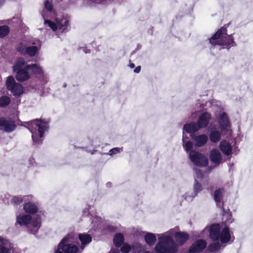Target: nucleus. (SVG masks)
<instances>
[{
    "instance_id": "f8f14e48",
    "label": "nucleus",
    "mask_w": 253,
    "mask_h": 253,
    "mask_svg": "<svg viewBox=\"0 0 253 253\" xmlns=\"http://www.w3.org/2000/svg\"><path fill=\"white\" fill-rule=\"evenodd\" d=\"M218 122L221 130L228 129L230 127V124L227 114L220 109L218 118Z\"/></svg>"
},
{
    "instance_id": "a878e982",
    "label": "nucleus",
    "mask_w": 253,
    "mask_h": 253,
    "mask_svg": "<svg viewBox=\"0 0 253 253\" xmlns=\"http://www.w3.org/2000/svg\"><path fill=\"white\" fill-rule=\"evenodd\" d=\"M209 137L212 142H217L221 138V133L216 129H212L210 131Z\"/></svg>"
},
{
    "instance_id": "bb28decb",
    "label": "nucleus",
    "mask_w": 253,
    "mask_h": 253,
    "mask_svg": "<svg viewBox=\"0 0 253 253\" xmlns=\"http://www.w3.org/2000/svg\"><path fill=\"white\" fill-rule=\"evenodd\" d=\"M26 69H31L35 74L42 75L43 74L42 68L38 64H33L25 66Z\"/></svg>"
},
{
    "instance_id": "f3484780",
    "label": "nucleus",
    "mask_w": 253,
    "mask_h": 253,
    "mask_svg": "<svg viewBox=\"0 0 253 253\" xmlns=\"http://www.w3.org/2000/svg\"><path fill=\"white\" fill-rule=\"evenodd\" d=\"M191 138L193 140L195 145L197 147H201L204 145L207 142L208 138L206 134H201L196 136L192 134Z\"/></svg>"
},
{
    "instance_id": "4be33fe9",
    "label": "nucleus",
    "mask_w": 253,
    "mask_h": 253,
    "mask_svg": "<svg viewBox=\"0 0 253 253\" xmlns=\"http://www.w3.org/2000/svg\"><path fill=\"white\" fill-rule=\"evenodd\" d=\"M223 193V189L220 188L216 190L214 192V200L217 206L219 207H221L223 206L222 197Z\"/></svg>"
},
{
    "instance_id": "79ce46f5",
    "label": "nucleus",
    "mask_w": 253,
    "mask_h": 253,
    "mask_svg": "<svg viewBox=\"0 0 253 253\" xmlns=\"http://www.w3.org/2000/svg\"><path fill=\"white\" fill-rule=\"evenodd\" d=\"M25 197H26V196H24V198H25ZM26 197H28V200H32V199H33V196H26Z\"/></svg>"
},
{
    "instance_id": "37998d69",
    "label": "nucleus",
    "mask_w": 253,
    "mask_h": 253,
    "mask_svg": "<svg viewBox=\"0 0 253 253\" xmlns=\"http://www.w3.org/2000/svg\"><path fill=\"white\" fill-rule=\"evenodd\" d=\"M4 0H0V5L3 2Z\"/></svg>"
},
{
    "instance_id": "412c9836",
    "label": "nucleus",
    "mask_w": 253,
    "mask_h": 253,
    "mask_svg": "<svg viewBox=\"0 0 253 253\" xmlns=\"http://www.w3.org/2000/svg\"><path fill=\"white\" fill-rule=\"evenodd\" d=\"M44 7L45 10L42 11V14L43 18L45 19L46 17H48V15H47L45 12V10L47 11V13H49V14L50 15L49 16H52L53 14V6L51 2L49 0H44Z\"/></svg>"
},
{
    "instance_id": "58836bf2",
    "label": "nucleus",
    "mask_w": 253,
    "mask_h": 253,
    "mask_svg": "<svg viewBox=\"0 0 253 253\" xmlns=\"http://www.w3.org/2000/svg\"><path fill=\"white\" fill-rule=\"evenodd\" d=\"M226 218L225 222L226 223H231L233 219L232 218V215L230 213H227L223 215V219Z\"/></svg>"
},
{
    "instance_id": "c9c22d12",
    "label": "nucleus",
    "mask_w": 253,
    "mask_h": 253,
    "mask_svg": "<svg viewBox=\"0 0 253 253\" xmlns=\"http://www.w3.org/2000/svg\"><path fill=\"white\" fill-rule=\"evenodd\" d=\"M122 151V148H119V147H115L114 148H113L111 149L108 153H107L108 155L110 156H113L114 155H116L118 153H119Z\"/></svg>"
},
{
    "instance_id": "c85d7f7f",
    "label": "nucleus",
    "mask_w": 253,
    "mask_h": 253,
    "mask_svg": "<svg viewBox=\"0 0 253 253\" xmlns=\"http://www.w3.org/2000/svg\"><path fill=\"white\" fill-rule=\"evenodd\" d=\"M80 240L82 242V248L83 249L84 245L89 243L91 241V237L85 234H80L79 235Z\"/></svg>"
},
{
    "instance_id": "20e7f679",
    "label": "nucleus",
    "mask_w": 253,
    "mask_h": 253,
    "mask_svg": "<svg viewBox=\"0 0 253 253\" xmlns=\"http://www.w3.org/2000/svg\"><path fill=\"white\" fill-rule=\"evenodd\" d=\"M28 128L32 133L33 141L39 143L42 141V138L48 128V125L45 121L35 120L28 123Z\"/></svg>"
},
{
    "instance_id": "dca6fc26",
    "label": "nucleus",
    "mask_w": 253,
    "mask_h": 253,
    "mask_svg": "<svg viewBox=\"0 0 253 253\" xmlns=\"http://www.w3.org/2000/svg\"><path fill=\"white\" fill-rule=\"evenodd\" d=\"M39 48L36 46H31L26 47L25 45L22 44L18 47V50L22 54H26L30 56H34Z\"/></svg>"
},
{
    "instance_id": "9d476101",
    "label": "nucleus",
    "mask_w": 253,
    "mask_h": 253,
    "mask_svg": "<svg viewBox=\"0 0 253 253\" xmlns=\"http://www.w3.org/2000/svg\"><path fill=\"white\" fill-rule=\"evenodd\" d=\"M6 86L14 95H20L23 92L22 86L20 84L16 83L12 76L7 78Z\"/></svg>"
},
{
    "instance_id": "9b49d317",
    "label": "nucleus",
    "mask_w": 253,
    "mask_h": 253,
    "mask_svg": "<svg viewBox=\"0 0 253 253\" xmlns=\"http://www.w3.org/2000/svg\"><path fill=\"white\" fill-rule=\"evenodd\" d=\"M0 253H18L13 244L0 237Z\"/></svg>"
},
{
    "instance_id": "f03ea898",
    "label": "nucleus",
    "mask_w": 253,
    "mask_h": 253,
    "mask_svg": "<svg viewBox=\"0 0 253 253\" xmlns=\"http://www.w3.org/2000/svg\"><path fill=\"white\" fill-rule=\"evenodd\" d=\"M158 242L155 247L156 253H176L177 244L169 231L158 234Z\"/></svg>"
},
{
    "instance_id": "c03bdc74",
    "label": "nucleus",
    "mask_w": 253,
    "mask_h": 253,
    "mask_svg": "<svg viewBox=\"0 0 253 253\" xmlns=\"http://www.w3.org/2000/svg\"><path fill=\"white\" fill-rule=\"evenodd\" d=\"M109 253H118L116 251H111Z\"/></svg>"
},
{
    "instance_id": "a19ab883",
    "label": "nucleus",
    "mask_w": 253,
    "mask_h": 253,
    "mask_svg": "<svg viewBox=\"0 0 253 253\" xmlns=\"http://www.w3.org/2000/svg\"><path fill=\"white\" fill-rule=\"evenodd\" d=\"M129 66L130 67V68H133L135 67L134 64L133 63H130Z\"/></svg>"
},
{
    "instance_id": "cd10ccee",
    "label": "nucleus",
    "mask_w": 253,
    "mask_h": 253,
    "mask_svg": "<svg viewBox=\"0 0 253 253\" xmlns=\"http://www.w3.org/2000/svg\"><path fill=\"white\" fill-rule=\"evenodd\" d=\"M144 239L148 245L152 246L156 241V236L154 234L147 232L144 236Z\"/></svg>"
},
{
    "instance_id": "a211bd4d",
    "label": "nucleus",
    "mask_w": 253,
    "mask_h": 253,
    "mask_svg": "<svg viewBox=\"0 0 253 253\" xmlns=\"http://www.w3.org/2000/svg\"><path fill=\"white\" fill-rule=\"evenodd\" d=\"M211 115L209 113L205 112L203 113L199 118L197 125L200 128L206 127L209 123Z\"/></svg>"
},
{
    "instance_id": "ddd939ff",
    "label": "nucleus",
    "mask_w": 253,
    "mask_h": 253,
    "mask_svg": "<svg viewBox=\"0 0 253 253\" xmlns=\"http://www.w3.org/2000/svg\"><path fill=\"white\" fill-rule=\"evenodd\" d=\"M207 246V243L203 240H199L193 243L189 248L190 253H198L202 251Z\"/></svg>"
},
{
    "instance_id": "473e14b6",
    "label": "nucleus",
    "mask_w": 253,
    "mask_h": 253,
    "mask_svg": "<svg viewBox=\"0 0 253 253\" xmlns=\"http://www.w3.org/2000/svg\"><path fill=\"white\" fill-rule=\"evenodd\" d=\"M9 32V29L6 26H0V38L6 36Z\"/></svg>"
},
{
    "instance_id": "f257e3e1",
    "label": "nucleus",
    "mask_w": 253,
    "mask_h": 253,
    "mask_svg": "<svg viewBox=\"0 0 253 253\" xmlns=\"http://www.w3.org/2000/svg\"><path fill=\"white\" fill-rule=\"evenodd\" d=\"M209 232V237L213 241H216L211 244L209 250L215 252L221 248V244L228 243L231 239V235L228 227L221 228L218 224H213L209 227H206L203 232Z\"/></svg>"
},
{
    "instance_id": "b1692460",
    "label": "nucleus",
    "mask_w": 253,
    "mask_h": 253,
    "mask_svg": "<svg viewBox=\"0 0 253 253\" xmlns=\"http://www.w3.org/2000/svg\"><path fill=\"white\" fill-rule=\"evenodd\" d=\"M202 187L201 184L198 183L197 181H195L194 185V193L192 194V195H189L188 193H186L185 195V199L187 201H191L192 199L195 197L198 193L202 191Z\"/></svg>"
},
{
    "instance_id": "7ed1b4c3",
    "label": "nucleus",
    "mask_w": 253,
    "mask_h": 253,
    "mask_svg": "<svg viewBox=\"0 0 253 253\" xmlns=\"http://www.w3.org/2000/svg\"><path fill=\"white\" fill-rule=\"evenodd\" d=\"M16 224L21 226H29L31 232L35 234L40 227L41 218L38 215L33 218L30 215L22 212H17L16 214Z\"/></svg>"
},
{
    "instance_id": "39448f33",
    "label": "nucleus",
    "mask_w": 253,
    "mask_h": 253,
    "mask_svg": "<svg viewBox=\"0 0 253 253\" xmlns=\"http://www.w3.org/2000/svg\"><path fill=\"white\" fill-rule=\"evenodd\" d=\"M210 42L213 46H221L223 48H230L235 44L232 37L227 35L224 28L218 30L210 39Z\"/></svg>"
},
{
    "instance_id": "6e6552de",
    "label": "nucleus",
    "mask_w": 253,
    "mask_h": 253,
    "mask_svg": "<svg viewBox=\"0 0 253 253\" xmlns=\"http://www.w3.org/2000/svg\"><path fill=\"white\" fill-rule=\"evenodd\" d=\"M189 157L192 163L196 166L204 167L208 164V158L196 150H191Z\"/></svg>"
},
{
    "instance_id": "4c0bfd02",
    "label": "nucleus",
    "mask_w": 253,
    "mask_h": 253,
    "mask_svg": "<svg viewBox=\"0 0 253 253\" xmlns=\"http://www.w3.org/2000/svg\"><path fill=\"white\" fill-rule=\"evenodd\" d=\"M130 246L127 244H124L121 248V251L123 253H127L130 251Z\"/></svg>"
},
{
    "instance_id": "e433bc0d",
    "label": "nucleus",
    "mask_w": 253,
    "mask_h": 253,
    "mask_svg": "<svg viewBox=\"0 0 253 253\" xmlns=\"http://www.w3.org/2000/svg\"><path fill=\"white\" fill-rule=\"evenodd\" d=\"M193 143L190 141H188L185 143L183 144V147L185 150L187 152V153H188L189 154L191 151L190 150L193 148Z\"/></svg>"
},
{
    "instance_id": "6ab92c4d",
    "label": "nucleus",
    "mask_w": 253,
    "mask_h": 253,
    "mask_svg": "<svg viewBox=\"0 0 253 253\" xmlns=\"http://www.w3.org/2000/svg\"><path fill=\"white\" fill-rule=\"evenodd\" d=\"M23 210L27 213L34 214L38 211V208L35 204L28 202L23 205Z\"/></svg>"
},
{
    "instance_id": "ea45409f",
    "label": "nucleus",
    "mask_w": 253,
    "mask_h": 253,
    "mask_svg": "<svg viewBox=\"0 0 253 253\" xmlns=\"http://www.w3.org/2000/svg\"><path fill=\"white\" fill-rule=\"evenodd\" d=\"M140 69H141L140 66H137L134 70V72L136 73H139L140 71Z\"/></svg>"
},
{
    "instance_id": "1a4fd4ad",
    "label": "nucleus",
    "mask_w": 253,
    "mask_h": 253,
    "mask_svg": "<svg viewBox=\"0 0 253 253\" xmlns=\"http://www.w3.org/2000/svg\"><path fill=\"white\" fill-rule=\"evenodd\" d=\"M172 238H175L177 246L183 245L189 239V235L185 232H180L179 228H174L169 230Z\"/></svg>"
},
{
    "instance_id": "2eb2a0df",
    "label": "nucleus",
    "mask_w": 253,
    "mask_h": 253,
    "mask_svg": "<svg viewBox=\"0 0 253 253\" xmlns=\"http://www.w3.org/2000/svg\"><path fill=\"white\" fill-rule=\"evenodd\" d=\"M200 127L198 125L195 123H192L190 124H185L183 126V138L182 141L184 143L185 141V132H187L190 134L191 136L192 134H195L194 133L200 129Z\"/></svg>"
},
{
    "instance_id": "f704fd0d",
    "label": "nucleus",
    "mask_w": 253,
    "mask_h": 253,
    "mask_svg": "<svg viewBox=\"0 0 253 253\" xmlns=\"http://www.w3.org/2000/svg\"><path fill=\"white\" fill-rule=\"evenodd\" d=\"M144 247L140 245H137V247H134L133 250L138 253H152L149 251H145L144 250Z\"/></svg>"
},
{
    "instance_id": "c756f323",
    "label": "nucleus",
    "mask_w": 253,
    "mask_h": 253,
    "mask_svg": "<svg viewBox=\"0 0 253 253\" xmlns=\"http://www.w3.org/2000/svg\"><path fill=\"white\" fill-rule=\"evenodd\" d=\"M124 236L121 233L116 234L114 237V243L116 247H120L124 242Z\"/></svg>"
},
{
    "instance_id": "0eeeda50",
    "label": "nucleus",
    "mask_w": 253,
    "mask_h": 253,
    "mask_svg": "<svg viewBox=\"0 0 253 253\" xmlns=\"http://www.w3.org/2000/svg\"><path fill=\"white\" fill-rule=\"evenodd\" d=\"M44 25L45 27H50L53 31H59L60 32H63L69 27V19L67 17L58 18L56 19V23L44 20Z\"/></svg>"
},
{
    "instance_id": "5701e85b",
    "label": "nucleus",
    "mask_w": 253,
    "mask_h": 253,
    "mask_svg": "<svg viewBox=\"0 0 253 253\" xmlns=\"http://www.w3.org/2000/svg\"><path fill=\"white\" fill-rule=\"evenodd\" d=\"M28 69H25V66L24 69L18 70L16 71V78L19 81H24L28 80L30 78V75L27 71Z\"/></svg>"
},
{
    "instance_id": "2f4dec72",
    "label": "nucleus",
    "mask_w": 253,
    "mask_h": 253,
    "mask_svg": "<svg viewBox=\"0 0 253 253\" xmlns=\"http://www.w3.org/2000/svg\"><path fill=\"white\" fill-rule=\"evenodd\" d=\"M10 98L9 97L3 95L0 97V106H6L8 105L10 103Z\"/></svg>"
},
{
    "instance_id": "72a5a7b5",
    "label": "nucleus",
    "mask_w": 253,
    "mask_h": 253,
    "mask_svg": "<svg viewBox=\"0 0 253 253\" xmlns=\"http://www.w3.org/2000/svg\"><path fill=\"white\" fill-rule=\"evenodd\" d=\"M23 200V199L21 196H14L12 198L11 202L12 204L19 205L22 202Z\"/></svg>"
},
{
    "instance_id": "393cba45",
    "label": "nucleus",
    "mask_w": 253,
    "mask_h": 253,
    "mask_svg": "<svg viewBox=\"0 0 253 253\" xmlns=\"http://www.w3.org/2000/svg\"><path fill=\"white\" fill-rule=\"evenodd\" d=\"M220 150L226 155H229L232 152V148L230 144L226 141H222L220 143Z\"/></svg>"
},
{
    "instance_id": "aec40b11",
    "label": "nucleus",
    "mask_w": 253,
    "mask_h": 253,
    "mask_svg": "<svg viewBox=\"0 0 253 253\" xmlns=\"http://www.w3.org/2000/svg\"><path fill=\"white\" fill-rule=\"evenodd\" d=\"M210 159L211 161L216 164H219L222 160L220 153L216 149H213L211 150Z\"/></svg>"
},
{
    "instance_id": "7c9ffc66",
    "label": "nucleus",
    "mask_w": 253,
    "mask_h": 253,
    "mask_svg": "<svg viewBox=\"0 0 253 253\" xmlns=\"http://www.w3.org/2000/svg\"><path fill=\"white\" fill-rule=\"evenodd\" d=\"M26 64L25 60L23 58H18L13 67V70L14 72L18 70L21 69V68L23 67Z\"/></svg>"
},
{
    "instance_id": "423d86ee",
    "label": "nucleus",
    "mask_w": 253,
    "mask_h": 253,
    "mask_svg": "<svg viewBox=\"0 0 253 253\" xmlns=\"http://www.w3.org/2000/svg\"><path fill=\"white\" fill-rule=\"evenodd\" d=\"M73 240L72 235L65 237L58 244L54 253H78V247L72 243Z\"/></svg>"
},
{
    "instance_id": "4468645a",
    "label": "nucleus",
    "mask_w": 253,
    "mask_h": 253,
    "mask_svg": "<svg viewBox=\"0 0 253 253\" xmlns=\"http://www.w3.org/2000/svg\"><path fill=\"white\" fill-rule=\"evenodd\" d=\"M15 125L11 120L0 118V130H4L6 132H11L14 130Z\"/></svg>"
}]
</instances>
